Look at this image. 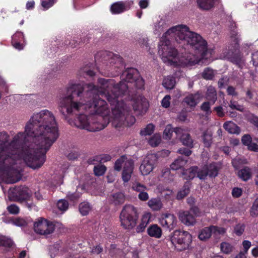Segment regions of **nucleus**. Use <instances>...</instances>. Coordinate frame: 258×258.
Returning a JSON list of instances; mask_svg holds the SVG:
<instances>
[{
    "label": "nucleus",
    "instance_id": "nucleus-51",
    "mask_svg": "<svg viewBox=\"0 0 258 258\" xmlns=\"http://www.w3.org/2000/svg\"><path fill=\"white\" fill-rule=\"evenodd\" d=\"M161 142V138L159 137L153 136L149 140V144L153 147L158 146Z\"/></svg>",
    "mask_w": 258,
    "mask_h": 258
},
{
    "label": "nucleus",
    "instance_id": "nucleus-24",
    "mask_svg": "<svg viewBox=\"0 0 258 258\" xmlns=\"http://www.w3.org/2000/svg\"><path fill=\"white\" fill-rule=\"evenodd\" d=\"M207 172L208 173V176L210 178L216 177L219 173L220 167L216 162H213L209 164H206Z\"/></svg>",
    "mask_w": 258,
    "mask_h": 258
},
{
    "label": "nucleus",
    "instance_id": "nucleus-18",
    "mask_svg": "<svg viewBox=\"0 0 258 258\" xmlns=\"http://www.w3.org/2000/svg\"><path fill=\"white\" fill-rule=\"evenodd\" d=\"M179 219L182 223L187 226L194 225L196 222L195 216L187 211L180 213Z\"/></svg>",
    "mask_w": 258,
    "mask_h": 258
},
{
    "label": "nucleus",
    "instance_id": "nucleus-46",
    "mask_svg": "<svg viewBox=\"0 0 258 258\" xmlns=\"http://www.w3.org/2000/svg\"><path fill=\"white\" fill-rule=\"evenodd\" d=\"M57 207L59 210L65 211L68 209L69 203L65 200H60L57 203Z\"/></svg>",
    "mask_w": 258,
    "mask_h": 258
},
{
    "label": "nucleus",
    "instance_id": "nucleus-37",
    "mask_svg": "<svg viewBox=\"0 0 258 258\" xmlns=\"http://www.w3.org/2000/svg\"><path fill=\"white\" fill-rule=\"evenodd\" d=\"M208 173L206 164L204 165L201 169H197V177L201 179L205 180L208 176Z\"/></svg>",
    "mask_w": 258,
    "mask_h": 258
},
{
    "label": "nucleus",
    "instance_id": "nucleus-20",
    "mask_svg": "<svg viewBox=\"0 0 258 258\" xmlns=\"http://www.w3.org/2000/svg\"><path fill=\"white\" fill-rule=\"evenodd\" d=\"M200 97V94L199 93L190 94L184 98L183 102L187 105L195 107L197 105Z\"/></svg>",
    "mask_w": 258,
    "mask_h": 258
},
{
    "label": "nucleus",
    "instance_id": "nucleus-4",
    "mask_svg": "<svg viewBox=\"0 0 258 258\" xmlns=\"http://www.w3.org/2000/svg\"><path fill=\"white\" fill-rule=\"evenodd\" d=\"M121 81L115 84L113 79L100 78L98 83L101 93L109 92L112 96L124 97L127 94L129 99L135 100L139 93L145 88V81L140 77L137 69L134 68H126L121 76Z\"/></svg>",
    "mask_w": 258,
    "mask_h": 258
},
{
    "label": "nucleus",
    "instance_id": "nucleus-14",
    "mask_svg": "<svg viewBox=\"0 0 258 258\" xmlns=\"http://www.w3.org/2000/svg\"><path fill=\"white\" fill-rule=\"evenodd\" d=\"M225 232V229L223 228H219L215 226L205 227L202 229L199 233L198 237L201 240H206L209 239L212 233L223 234Z\"/></svg>",
    "mask_w": 258,
    "mask_h": 258
},
{
    "label": "nucleus",
    "instance_id": "nucleus-30",
    "mask_svg": "<svg viewBox=\"0 0 258 258\" xmlns=\"http://www.w3.org/2000/svg\"><path fill=\"white\" fill-rule=\"evenodd\" d=\"M89 41L88 38H84L83 40L78 41L77 39H73L71 40H66L64 41V45L70 46L72 48H75L78 45H82L85 43H88Z\"/></svg>",
    "mask_w": 258,
    "mask_h": 258
},
{
    "label": "nucleus",
    "instance_id": "nucleus-54",
    "mask_svg": "<svg viewBox=\"0 0 258 258\" xmlns=\"http://www.w3.org/2000/svg\"><path fill=\"white\" fill-rule=\"evenodd\" d=\"M24 40V35L21 32H17L12 37V40L22 42Z\"/></svg>",
    "mask_w": 258,
    "mask_h": 258
},
{
    "label": "nucleus",
    "instance_id": "nucleus-47",
    "mask_svg": "<svg viewBox=\"0 0 258 258\" xmlns=\"http://www.w3.org/2000/svg\"><path fill=\"white\" fill-rule=\"evenodd\" d=\"M13 223L17 226L23 227L27 225V221L23 218L18 217L13 220Z\"/></svg>",
    "mask_w": 258,
    "mask_h": 258
},
{
    "label": "nucleus",
    "instance_id": "nucleus-48",
    "mask_svg": "<svg viewBox=\"0 0 258 258\" xmlns=\"http://www.w3.org/2000/svg\"><path fill=\"white\" fill-rule=\"evenodd\" d=\"M212 104L211 102L205 101L203 102L201 106V109L205 112L206 114H209L212 111H211V105Z\"/></svg>",
    "mask_w": 258,
    "mask_h": 258
},
{
    "label": "nucleus",
    "instance_id": "nucleus-31",
    "mask_svg": "<svg viewBox=\"0 0 258 258\" xmlns=\"http://www.w3.org/2000/svg\"><path fill=\"white\" fill-rule=\"evenodd\" d=\"M175 85V79L174 77L168 76L165 78L163 81V86L168 89H172Z\"/></svg>",
    "mask_w": 258,
    "mask_h": 258
},
{
    "label": "nucleus",
    "instance_id": "nucleus-43",
    "mask_svg": "<svg viewBox=\"0 0 258 258\" xmlns=\"http://www.w3.org/2000/svg\"><path fill=\"white\" fill-rule=\"evenodd\" d=\"M250 214L253 217H255L258 215V198L254 201L250 210Z\"/></svg>",
    "mask_w": 258,
    "mask_h": 258
},
{
    "label": "nucleus",
    "instance_id": "nucleus-52",
    "mask_svg": "<svg viewBox=\"0 0 258 258\" xmlns=\"http://www.w3.org/2000/svg\"><path fill=\"white\" fill-rule=\"evenodd\" d=\"M241 142L243 145L248 146L252 142V138L249 135L246 134L242 136Z\"/></svg>",
    "mask_w": 258,
    "mask_h": 258
},
{
    "label": "nucleus",
    "instance_id": "nucleus-12",
    "mask_svg": "<svg viewBox=\"0 0 258 258\" xmlns=\"http://www.w3.org/2000/svg\"><path fill=\"white\" fill-rule=\"evenodd\" d=\"M156 160V157L153 154L149 155L144 158L140 167L143 175H148L153 170Z\"/></svg>",
    "mask_w": 258,
    "mask_h": 258
},
{
    "label": "nucleus",
    "instance_id": "nucleus-8",
    "mask_svg": "<svg viewBox=\"0 0 258 258\" xmlns=\"http://www.w3.org/2000/svg\"><path fill=\"white\" fill-rule=\"evenodd\" d=\"M170 240L177 251H181L188 249L192 236L187 231L175 230L170 236Z\"/></svg>",
    "mask_w": 258,
    "mask_h": 258
},
{
    "label": "nucleus",
    "instance_id": "nucleus-35",
    "mask_svg": "<svg viewBox=\"0 0 258 258\" xmlns=\"http://www.w3.org/2000/svg\"><path fill=\"white\" fill-rule=\"evenodd\" d=\"M107 170L106 167L104 165H95L93 168V172L95 176H100L104 174Z\"/></svg>",
    "mask_w": 258,
    "mask_h": 258
},
{
    "label": "nucleus",
    "instance_id": "nucleus-19",
    "mask_svg": "<svg viewBox=\"0 0 258 258\" xmlns=\"http://www.w3.org/2000/svg\"><path fill=\"white\" fill-rule=\"evenodd\" d=\"M237 176L241 180L247 181L252 177L251 169L247 166H244L238 171Z\"/></svg>",
    "mask_w": 258,
    "mask_h": 258
},
{
    "label": "nucleus",
    "instance_id": "nucleus-28",
    "mask_svg": "<svg viewBox=\"0 0 258 258\" xmlns=\"http://www.w3.org/2000/svg\"><path fill=\"white\" fill-rule=\"evenodd\" d=\"M198 167L194 166L189 169L184 170L182 172V175L184 179L186 180H191L196 176Z\"/></svg>",
    "mask_w": 258,
    "mask_h": 258
},
{
    "label": "nucleus",
    "instance_id": "nucleus-27",
    "mask_svg": "<svg viewBox=\"0 0 258 258\" xmlns=\"http://www.w3.org/2000/svg\"><path fill=\"white\" fill-rule=\"evenodd\" d=\"M187 160L182 156L178 157L170 165L172 170H177L183 167L187 163Z\"/></svg>",
    "mask_w": 258,
    "mask_h": 258
},
{
    "label": "nucleus",
    "instance_id": "nucleus-62",
    "mask_svg": "<svg viewBox=\"0 0 258 258\" xmlns=\"http://www.w3.org/2000/svg\"><path fill=\"white\" fill-rule=\"evenodd\" d=\"M249 121L258 128V116L252 114L249 118Z\"/></svg>",
    "mask_w": 258,
    "mask_h": 258
},
{
    "label": "nucleus",
    "instance_id": "nucleus-22",
    "mask_svg": "<svg viewBox=\"0 0 258 258\" xmlns=\"http://www.w3.org/2000/svg\"><path fill=\"white\" fill-rule=\"evenodd\" d=\"M162 230L157 224H153L147 229L148 234L153 237L159 238L162 235Z\"/></svg>",
    "mask_w": 258,
    "mask_h": 258
},
{
    "label": "nucleus",
    "instance_id": "nucleus-39",
    "mask_svg": "<svg viewBox=\"0 0 258 258\" xmlns=\"http://www.w3.org/2000/svg\"><path fill=\"white\" fill-rule=\"evenodd\" d=\"M202 77L206 80H212L214 77L213 70L210 68H206L202 74Z\"/></svg>",
    "mask_w": 258,
    "mask_h": 258
},
{
    "label": "nucleus",
    "instance_id": "nucleus-55",
    "mask_svg": "<svg viewBox=\"0 0 258 258\" xmlns=\"http://www.w3.org/2000/svg\"><path fill=\"white\" fill-rule=\"evenodd\" d=\"M100 159L99 155H96L92 157H90L87 160V163L89 165H96L100 163Z\"/></svg>",
    "mask_w": 258,
    "mask_h": 258
},
{
    "label": "nucleus",
    "instance_id": "nucleus-42",
    "mask_svg": "<svg viewBox=\"0 0 258 258\" xmlns=\"http://www.w3.org/2000/svg\"><path fill=\"white\" fill-rule=\"evenodd\" d=\"M189 188L188 187L184 186L183 189L177 192L176 199L178 200L183 199L189 194Z\"/></svg>",
    "mask_w": 258,
    "mask_h": 258
},
{
    "label": "nucleus",
    "instance_id": "nucleus-17",
    "mask_svg": "<svg viewBox=\"0 0 258 258\" xmlns=\"http://www.w3.org/2000/svg\"><path fill=\"white\" fill-rule=\"evenodd\" d=\"M133 107L137 115H142L148 110L149 103L146 99H142L140 101H136L133 105Z\"/></svg>",
    "mask_w": 258,
    "mask_h": 258
},
{
    "label": "nucleus",
    "instance_id": "nucleus-36",
    "mask_svg": "<svg viewBox=\"0 0 258 258\" xmlns=\"http://www.w3.org/2000/svg\"><path fill=\"white\" fill-rule=\"evenodd\" d=\"M174 128H173L171 124H168L165 127L163 132V137L165 140L171 139L172 134L174 132Z\"/></svg>",
    "mask_w": 258,
    "mask_h": 258
},
{
    "label": "nucleus",
    "instance_id": "nucleus-59",
    "mask_svg": "<svg viewBox=\"0 0 258 258\" xmlns=\"http://www.w3.org/2000/svg\"><path fill=\"white\" fill-rule=\"evenodd\" d=\"M213 111L216 112L217 116L220 117H223L225 116V113L224 112L223 107L221 106L215 107L213 109Z\"/></svg>",
    "mask_w": 258,
    "mask_h": 258
},
{
    "label": "nucleus",
    "instance_id": "nucleus-63",
    "mask_svg": "<svg viewBox=\"0 0 258 258\" xmlns=\"http://www.w3.org/2000/svg\"><path fill=\"white\" fill-rule=\"evenodd\" d=\"M99 157L100 159V163L109 161L111 159V156L108 154L99 155Z\"/></svg>",
    "mask_w": 258,
    "mask_h": 258
},
{
    "label": "nucleus",
    "instance_id": "nucleus-53",
    "mask_svg": "<svg viewBox=\"0 0 258 258\" xmlns=\"http://www.w3.org/2000/svg\"><path fill=\"white\" fill-rule=\"evenodd\" d=\"M232 196L234 198L241 197L242 194V189L240 187H234L232 190Z\"/></svg>",
    "mask_w": 258,
    "mask_h": 258
},
{
    "label": "nucleus",
    "instance_id": "nucleus-6",
    "mask_svg": "<svg viewBox=\"0 0 258 258\" xmlns=\"http://www.w3.org/2000/svg\"><path fill=\"white\" fill-rule=\"evenodd\" d=\"M96 64L104 70L115 72L114 76H118L124 68L123 58L117 54L107 51L98 52L95 55Z\"/></svg>",
    "mask_w": 258,
    "mask_h": 258
},
{
    "label": "nucleus",
    "instance_id": "nucleus-44",
    "mask_svg": "<svg viewBox=\"0 0 258 258\" xmlns=\"http://www.w3.org/2000/svg\"><path fill=\"white\" fill-rule=\"evenodd\" d=\"M245 225L244 224L238 223L234 228L235 234L237 236H241L244 231Z\"/></svg>",
    "mask_w": 258,
    "mask_h": 258
},
{
    "label": "nucleus",
    "instance_id": "nucleus-41",
    "mask_svg": "<svg viewBox=\"0 0 258 258\" xmlns=\"http://www.w3.org/2000/svg\"><path fill=\"white\" fill-rule=\"evenodd\" d=\"M229 59L233 63L238 66H239L241 62V55L239 52L232 54Z\"/></svg>",
    "mask_w": 258,
    "mask_h": 258
},
{
    "label": "nucleus",
    "instance_id": "nucleus-49",
    "mask_svg": "<svg viewBox=\"0 0 258 258\" xmlns=\"http://www.w3.org/2000/svg\"><path fill=\"white\" fill-rule=\"evenodd\" d=\"M7 209L10 214L13 215H17L20 212L19 207L15 204H11L8 206Z\"/></svg>",
    "mask_w": 258,
    "mask_h": 258
},
{
    "label": "nucleus",
    "instance_id": "nucleus-5",
    "mask_svg": "<svg viewBox=\"0 0 258 258\" xmlns=\"http://www.w3.org/2000/svg\"><path fill=\"white\" fill-rule=\"evenodd\" d=\"M103 93H101V96L113 106L111 108L112 125L117 128L122 125L130 126L134 124L136 118L131 114V110L123 101V97L112 96L109 92Z\"/></svg>",
    "mask_w": 258,
    "mask_h": 258
},
{
    "label": "nucleus",
    "instance_id": "nucleus-58",
    "mask_svg": "<svg viewBox=\"0 0 258 258\" xmlns=\"http://www.w3.org/2000/svg\"><path fill=\"white\" fill-rule=\"evenodd\" d=\"M170 99L171 98L170 95H166L162 100V106L165 108H168L170 105Z\"/></svg>",
    "mask_w": 258,
    "mask_h": 258
},
{
    "label": "nucleus",
    "instance_id": "nucleus-3",
    "mask_svg": "<svg viewBox=\"0 0 258 258\" xmlns=\"http://www.w3.org/2000/svg\"><path fill=\"white\" fill-rule=\"evenodd\" d=\"M171 34L185 50L189 47L195 54L185 53L179 58L177 49L170 45L169 40H166L159 44L158 52L163 61L167 65L174 67H191L198 63L200 58L208 59L211 57L213 50L208 48L207 41L200 34L190 31L186 26L172 27L164 35L166 37Z\"/></svg>",
    "mask_w": 258,
    "mask_h": 258
},
{
    "label": "nucleus",
    "instance_id": "nucleus-56",
    "mask_svg": "<svg viewBox=\"0 0 258 258\" xmlns=\"http://www.w3.org/2000/svg\"><path fill=\"white\" fill-rule=\"evenodd\" d=\"M42 6L46 9H48L54 4V0H41Z\"/></svg>",
    "mask_w": 258,
    "mask_h": 258
},
{
    "label": "nucleus",
    "instance_id": "nucleus-29",
    "mask_svg": "<svg viewBox=\"0 0 258 258\" xmlns=\"http://www.w3.org/2000/svg\"><path fill=\"white\" fill-rule=\"evenodd\" d=\"M203 142L205 147L209 148L212 143V134L210 131L208 130L203 132L202 136Z\"/></svg>",
    "mask_w": 258,
    "mask_h": 258
},
{
    "label": "nucleus",
    "instance_id": "nucleus-23",
    "mask_svg": "<svg viewBox=\"0 0 258 258\" xmlns=\"http://www.w3.org/2000/svg\"><path fill=\"white\" fill-rule=\"evenodd\" d=\"M205 98L208 101L211 102L212 104H214L215 103L217 99V95L215 87L212 86L208 87Z\"/></svg>",
    "mask_w": 258,
    "mask_h": 258
},
{
    "label": "nucleus",
    "instance_id": "nucleus-50",
    "mask_svg": "<svg viewBox=\"0 0 258 258\" xmlns=\"http://www.w3.org/2000/svg\"><path fill=\"white\" fill-rule=\"evenodd\" d=\"M238 33L237 30L235 29H230V37L232 39H233L235 45V47H238Z\"/></svg>",
    "mask_w": 258,
    "mask_h": 258
},
{
    "label": "nucleus",
    "instance_id": "nucleus-40",
    "mask_svg": "<svg viewBox=\"0 0 258 258\" xmlns=\"http://www.w3.org/2000/svg\"><path fill=\"white\" fill-rule=\"evenodd\" d=\"M155 126L152 123L148 124L146 127L141 131L140 134L142 136L151 135L154 132Z\"/></svg>",
    "mask_w": 258,
    "mask_h": 258
},
{
    "label": "nucleus",
    "instance_id": "nucleus-11",
    "mask_svg": "<svg viewBox=\"0 0 258 258\" xmlns=\"http://www.w3.org/2000/svg\"><path fill=\"white\" fill-rule=\"evenodd\" d=\"M54 229L55 225L53 223L44 218H40L34 224L35 232L40 235H47L51 234Z\"/></svg>",
    "mask_w": 258,
    "mask_h": 258
},
{
    "label": "nucleus",
    "instance_id": "nucleus-26",
    "mask_svg": "<svg viewBox=\"0 0 258 258\" xmlns=\"http://www.w3.org/2000/svg\"><path fill=\"white\" fill-rule=\"evenodd\" d=\"M110 201L115 206L121 205L125 201V196L122 192H116L111 195Z\"/></svg>",
    "mask_w": 258,
    "mask_h": 258
},
{
    "label": "nucleus",
    "instance_id": "nucleus-13",
    "mask_svg": "<svg viewBox=\"0 0 258 258\" xmlns=\"http://www.w3.org/2000/svg\"><path fill=\"white\" fill-rule=\"evenodd\" d=\"M174 133L176 137L180 139V142L184 146L191 149L194 147V140L189 134L184 133L182 128L177 127L174 128Z\"/></svg>",
    "mask_w": 258,
    "mask_h": 258
},
{
    "label": "nucleus",
    "instance_id": "nucleus-21",
    "mask_svg": "<svg viewBox=\"0 0 258 258\" xmlns=\"http://www.w3.org/2000/svg\"><path fill=\"white\" fill-rule=\"evenodd\" d=\"M150 220V214H145L143 215L141 222L137 226L136 230L137 233H141L145 231L146 227L149 223Z\"/></svg>",
    "mask_w": 258,
    "mask_h": 258
},
{
    "label": "nucleus",
    "instance_id": "nucleus-1",
    "mask_svg": "<svg viewBox=\"0 0 258 258\" xmlns=\"http://www.w3.org/2000/svg\"><path fill=\"white\" fill-rule=\"evenodd\" d=\"M55 117L48 110L34 114L25 126L9 143V136L0 133V175L8 184L20 181L22 174L15 165L23 159L30 168H40L46 161V154L58 137Z\"/></svg>",
    "mask_w": 258,
    "mask_h": 258
},
{
    "label": "nucleus",
    "instance_id": "nucleus-25",
    "mask_svg": "<svg viewBox=\"0 0 258 258\" xmlns=\"http://www.w3.org/2000/svg\"><path fill=\"white\" fill-rule=\"evenodd\" d=\"M217 0H197L198 7L203 10H209L214 7Z\"/></svg>",
    "mask_w": 258,
    "mask_h": 258
},
{
    "label": "nucleus",
    "instance_id": "nucleus-32",
    "mask_svg": "<svg viewBox=\"0 0 258 258\" xmlns=\"http://www.w3.org/2000/svg\"><path fill=\"white\" fill-rule=\"evenodd\" d=\"M148 206L154 211H158L162 208V204L159 199L152 198L148 202Z\"/></svg>",
    "mask_w": 258,
    "mask_h": 258
},
{
    "label": "nucleus",
    "instance_id": "nucleus-15",
    "mask_svg": "<svg viewBox=\"0 0 258 258\" xmlns=\"http://www.w3.org/2000/svg\"><path fill=\"white\" fill-rule=\"evenodd\" d=\"M133 1H119L112 4L110 11L112 14H119L128 10L133 6Z\"/></svg>",
    "mask_w": 258,
    "mask_h": 258
},
{
    "label": "nucleus",
    "instance_id": "nucleus-61",
    "mask_svg": "<svg viewBox=\"0 0 258 258\" xmlns=\"http://www.w3.org/2000/svg\"><path fill=\"white\" fill-rule=\"evenodd\" d=\"M102 251L103 247L100 244H98L92 247L91 253L98 254L102 252Z\"/></svg>",
    "mask_w": 258,
    "mask_h": 258
},
{
    "label": "nucleus",
    "instance_id": "nucleus-45",
    "mask_svg": "<svg viewBox=\"0 0 258 258\" xmlns=\"http://www.w3.org/2000/svg\"><path fill=\"white\" fill-rule=\"evenodd\" d=\"M221 251L226 254L229 253L232 250V246L227 242H222L220 245Z\"/></svg>",
    "mask_w": 258,
    "mask_h": 258
},
{
    "label": "nucleus",
    "instance_id": "nucleus-16",
    "mask_svg": "<svg viewBox=\"0 0 258 258\" xmlns=\"http://www.w3.org/2000/svg\"><path fill=\"white\" fill-rule=\"evenodd\" d=\"M160 223L169 230L173 229L177 224V219L173 214H166L160 219Z\"/></svg>",
    "mask_w": 258,
    "mask_h": 258
},
{
    "label": "nucleus",
    "instance_id": "nucleus-33",
    "mask_svg": "<svg viewBox=\"0 0 258 258\" xmlns=\"http://www.w3.org/2000/svg\"><path fill=\"white\" fill-rule=\"evenodd\" d=\"M223 127L225 130L230 134H236L237 133L238 126L231 121L226 122L224 123Z\"/></svg>",
    "mask_w": 258,
    "mask_h": 258
},
{
    "label": "nucleus",
    "instance_id": "nucleus-9",
    "mask_svg": "<svg viewBox=\"0 0 258 258\" xmlns=\"http://www.w3.org/2000/svg\"><path fill=\"white\" fill-rule=\"evenodd\" d=\"M31 195L29 188L25 185L16 186L10 193L9 198L12 201L20 203H25L26 206L30 210L33 207L32 203H29Z\"/></svg>",
    "mask_w": 258,
    "mask_h": 258
},
{
    "label": "nucleus",
    "instance_id": "nucleus-7",
    "mask_svg": "<svg viewBox=\"0 0 258 258\" xmlns=\"http://www.w3.org/2000/svg\"><path fill=\"white\" fill-rule=\"evenodd\" d=\"M139 212L136 207L132 205H125L119 216L121 226L125 229H133L137 225Z\"/></svg>",
    "mask_w": 258,
    "mask_h": 258
},
{
    "label": "nucleus",
    "instance_id": "nucleus-34",
    "mask_svg": "<svg viewBox=\"0 0 258 258\" xmlns=\"http://www.w3.org/2000/svg\"><path fill=\"white\" fill-rule=\"evenodd\" d=\"M79 211L81 214L85 216L87 215L91 209V207L88 202H84L79 205Z\"/></svg>",
    "mask_w": 258,
    "mask_h": 258
},
{
    "label": "nucleus",
    "instance_id": "nucleus-60",
    "mask_svg": "<svg viewBox=\"0 0 258 258\" xmlns=\"http://www.w3.org/2000/svg\"><path fill=\"white\" fill-rule=\"evenodd\" d=\"M133 188L134 190L139 192V193H140V192L146 191L147 189V187L145 185L140 183H138L136 185H135L133 187Z\"/></svg>",
    "mask_w": 258,
    "mask_h": 258
},
{
    "label": "nucleus",
    "instance_id": "nucleus-2",
    "mask_svg": "<svg viewBox=\"0 0 258 258\" xmlns=\"http://www.w3.org/2000/svg\"><path fill=\"white\" fill-rule=\"evenodd\" d=\"M90 110L91 113L105 114L108 105L97 86L92 84H69L65 96L60 99L58 109L65 119L73 115H78L74 119L75 126L89 132H97L104 129L109 123L107 118L102 116L96 121L89 122L88 116L81 113L82 109Z\"/></svg>",
    "mask_w": 258,
    "mask_h": 258
},
{
    "label": "nucleus",
    "instance_id": "nucleus-64",
    "mask_svg": "<svg viewBox=\"0 0 258 258\" xmlns=\"http://www.w3.org/2000/svg\"><path fill=\"white\" fill-rule=\"evenodd\" d=\"M138 198L142 201H146L149 199V195L147 192L144 191L139 194Z\"/></svg>",
    "mask_w": 258,
    "mask_h": 258
},
{
    "label": "nucleus",
    "instance_id": "nucleus-57",
    "mask_svg": "<svg viewBox=\"0 0 258 258\" xmlns=\"http://www.w3.org/2000/svg\"><path fill=\"white\" fill-rule=\"evenodd\" d=\"M177 152L180 154L185 155L186 157L189 156L192 153L190 149H187L184 147L179 149Z\"/></svg>",
    "mask_w": 258,
    "mask_h": 258
},
{
    "label": "nucleus",
    "instance_id": "nucleus-10",
    "mask_svg": "<svg viewBox=\"0 0 258 258\" xmlns=\"http://www.w3.org/2000/svg\"><path fill=\"white\" fill-rule=\"evenodd\" d=\"M122 166V179L124 182H127L130 180L133 172L134 162L133 159L127 158L125 155H122L115 162L114 169L120 171Z\"/></svg>",
    "mask_w": 258,
    "mask_h": 258
},
{
    "label": "nucleus",
    "instance_id": "nucleus-38",
    "mask_svg": "<svg viewBox=\"0 0 258 258\" xmlns=\"http://www.w3.org/2000/svg\"><path fill=\"white\" fill-rule=\"evenodd\" d=\"M13 245V241L4 236H0V246L11 247Z\"/></svg>",
    "mask_w": 258,
    "mask_h": 258
}]
</instances>
